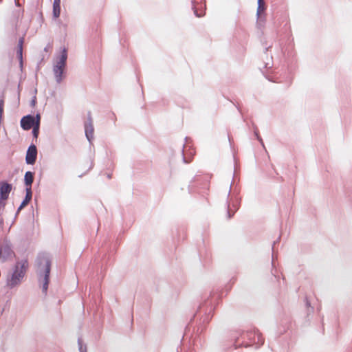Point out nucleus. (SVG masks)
I'll use <instances>...</instances> for the list:
<instances>
[{"label":"nucleus","mask_w":352,"mask_h":352,"mask_svg":"<svg viewBox=\"0 0 352 352\" xmlns=\"http://www.w3.org/2000/svg\"><path fill=\"white\" fill-rule=\"evenodd\" d=\"M28 262L26 259L18 261L11 278L8 281V285L13 287L19 284L24 277L28 268Z\"/></svg>","instance_id":"f257e3e1"},{"label":"nucleus","mask_w":352,"mask_h":352,"mask_svg":"<svg viewBox=\"0 0 352 352\" xmlns=\"http://www.w3.org/2000/svg\"><path fill=\"white\" fill-rule=\"evenodd\" d=\"M67 58V50L64 49L62 54L57 62L56 65L54 67V73L58 82H60L63 79V74L66 65V60Z\"/></svg>","instance_id":"f03ea898"},{"label":"nucleus","mask_w":352,"mask_h":352,"mask_svg":"<svg viewBox=\"0 0 352 352\" xmlns=\"http://www.w3.org/2000/svg\"><path fill=\"white\" fill-rule=\"evenodd\" d=\"M12 190V185L7 182H0V205L4 206Z\"/></svg>","instance_id":"7ed1b4c3"},{"label":"nucleus","mask_w":352,"mask_h":352,"mask_svg":"<svg viewBox=\"0 0 352 352\" xmlns=\"http://www.w3.org/2000/svg\"><path fill=\"white\" fill-rule=\"evenodd\" d=\"M37 118L32 116L23 117L21 120V126L25 130H29L35 126Z\"/></svg>","instance_id":"20e7f679"},{"label":"nucleus","mask_w":352,"mask_h":352,"mask_svg":"<svg viewBox=\"0 0 352 352\" xmlns=\"http://www.w3.org/2000/svg\"><path fill=\"white\" fill-rule=\"evenodd\" d=\"M37 156L36 147L34 145H31L27 151L25 160L28 164H34L36 162Z\"/></svg>","instance_id":"39448f33"},{"label":"nucleus","mask_w":352,"mask_h":352,"mask_svg":"<svg viewBox=\"0 0 352 352\" xmlns=\"http://www.w3.org/2000/svg\"><path fill=\"white\" fill-rule=\"evenodd\" d=\"M43 263L45 266V283L43 285V289L45 290L47 289L48 283H49V276L50 272V266H51V262L50 259L47 257H43L41 260V264Z\"/></svg>","instance_id":"423d86ee"},{"label":"nucleus","mask_w":352,"mask_h":352,"mask_svg":"<svg viewBox=\"0 0 352 352\" xmlns=\"http://www.w3.org/2000/svg\"><path fill=\"white\" fill-rule=\"evenodd\" d=\"M85 129L87 138L89 141H91V140L93 138L94 131L91 120H90L88 122L85 123Z\"/></svg>","instance_id":"0eeeda50"},{"label":"nucleus","mask_w":352,"mask_h":352,"mask_svg":"<svg viewBox=\"0 0 352 352\" xmlns=\"http://www.w3.org/2000/svg\"><path fill=\"white\" fill-rule=\"evenodd\" d=\"M32 189L31 188H26V196H25V199L22 201V203L21 204L20 206L18 208V211H20L21 210H22L24 207H25L28 203L30 201L31 199H32Z\"/></svg>","instance_id":"6e6552de"},{"label":"nucleus","mask_w":352,"mask_h":352,"mask_svg":"<svg viewBox=\"0 0 352 352\" xmlns=\"http://www.w3.org/2000/svg\"><path fill=\"white\" fill-rule=\"evenodd\" d=\"M60 14V0H56L53 3V15L55 18L59 17Z\"/></svg>","instance_id":"1a4fd4ad"},{"label":"nucleus","mask_w":352,"mask_h":352,"mask_svg":"<svg viewBox=\"0 0 352 352\" xmlns=\"http://www.w3.org/2000/svg\"><path fill=\"white\" fill-rule=\"evenodd\" d=\"M24 180L27 188H31L32 184L33 183L34 181L33 173L30 171L26 172L25 174Z\"/></svg>","instance_id":"9d476101"},{"label":"nucleus","mask_w":352,"mask_h":352,"mask_svg":"<svg viewBox=\"0 0 352 352\" xmlns=\"http://www.w3.org/2000/svg\"><path fill=\"white\" fill-rule=\"evenodd\" d=\"M36 118H37V120H36L35 126H33V131H32L33 135L36 138L38 137V133H39L40 116L37 115Z\"/></svg>","instance_id":"9b49d317"},{"label":"nucleus","mask_w":352,"mask_h":352,"mask_svg":"<svg viewBox=\"0 0 352 352\" xmlns=\"http://www.w3.org/2000/svg\"><path fill=\"white\" fill-rule=\"evenodd\" d=\"M265 10L264 0H258L257 14L259 16Z\"/></svg>","instance_id":"f8f14e48"},{"label":"nucleus","mask_w":352,"mask_h":352,"mask_svg":"<svg viewBox=\"0 0 352 352\" xmlns=\"http://www.w3.org/2000/svg\"><path fill=\"white\" fill-rule=\"evenodd\" d=\"M17 58L20 60V64L22 65L23 63V49H18L16 52Z\"/></svg>","instance_id":"ddd939ff"},{"label":"nucleus","mask_w":352,"mask_h":352,"mask_svg":"<svg viewBox=\"0 0 352 352\" xmlns=\"http://www.w3.org/2000/svg\"><path fill=\"white\" fill-rule=\"evenodd\" d=\"M24 42V38L23 37L20 38L18 43V49H23V45Z\"/></svg>","instance_id":"4468645a"},{"label":"nucleus","mask_w":352,"mask_h":352,"mask_svg":"<svg viewBox=\"0 0 352 352\" xmlns=\"http://www.w3.org/2000/svg\"><path fill=\"white\" fill-rule=\"evenodd\" d=\"M24 42V38L23 37L20 38L18 43V49H23V45Z\"/></svg>","instance_id":"2eb2a0df"},{"label":"nucleus","mask_w":352,"mask_h":352,"mask_svg":"<svg viewBox=\"0 0 352 352\" xmlns=\"http://www.w3.org/2000/svg\"><path fill=\"white\" fill-rule=\"evenodd\" d=\"M195 14H196L197 16H201L200 14H198L197 13H195Z\"/></svg>","instance_id":"dca6fc26"}]
</instances>
